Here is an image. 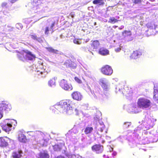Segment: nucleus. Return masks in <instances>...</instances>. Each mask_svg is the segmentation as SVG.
<instances>
[{
  "mask_svg": "<svg viewBox=\"0 0 158 158\" xmlns=\"http://www.w3.org/2000/svg\"><path fill=\"white\" fill-rule=\"evenodd\" d=\"M73 102L70 100H66L60 101L57 103L54 106L51 107L53 110H54V112L58 113V111L64 114L70 115L74 113L76 115H78L81 114L84 115V117L87 116L88 114L85 116L84 114L78 106L74 110L73 109L72 104Z\"/></svg>",
  "mask_w": 158,
  "mask_h": 158,
  "instance_id": "nucleus-1",
  "label": "nucleus"
},
{
  "mask_svg": "<svg viewBox=\"0 0 158 158\" xmlns=\"http://www.w3.org/2000/svg\"><path fill=\"white\" fill-rule=\"evenodd\" d=\"M36 5L31 8V11L32 13L45 12L48 10L47 6L48 2L45 0H34L33 2V4Z\"/></svg>",
  "mask_w": 158,
  "mask_h": 158,
  "instance_id": "nucleus-2",
  "label": "nucleus"
},
{
  "mask_svg": "<svg viewBox=\"0 0 158 158\" xmlns=\"http://www.w3.org/2000/svg\"><path fill=\"white\" fill-rule=\"evenodd\" d=\"M16 124V120L13 119H6L1 123L0 125L3 131L8 133L12 130V125L15 126Z\"/></svg>",
  "mask_w": 158,
  "mask_h": 158,
  "instance_id": "nucleus-3",
  "label": "nucleus"
},
{
  "mask_svg": "<svg viewBox=\"0 0 158 158\" xmlns=\"http://www.w3.org/2000/svg\"><path fill=\"white\" fill-rule=\"evenodd\" d=\"M17 56L20 60L25 61L26 60H33L35 57V56L28 50H22L18 52Z\"/></svg>",
  "mask_w": 158,
  "mask_h": 158,
  "instance_id": "nucleus-4",
  "label": "nucleus"
},
{
  "mask_svg": "<svg viewBox=\"0 0 158 158\" xmlns=\"http://www.w3.org/2000/svg\"><path fill=\"white\" fill-rule=\"evenodd\" d=\"M11 105L6 101L0 100V119L3 117V112H8L11 109Z\"/></svg>",
  "mask_w": 158,
  "mask_h": 158,
  "instance_id": "nucleus-5",
  "label": "nucleus"
},
{
  "mask_svg": "<svg viewBox=\"0 0 158 158\" xmlns=\"http://www.w3.org/2000/svg\"><path fill=\"white\" fill-rule=\"evenodd\" d=\"M156 118H145L144 120H143L141 122H139V123H141V125H143L147 129H148L152 127L154 125L156 121Z\"/></svg>",
  "mask_w": 158,
  "mask_h": 158,
  "instance_id": "nucleus-6",
  "label": "nucleus"
},
{
  "mask_svg": "<svg viewBox=\"0 0 158 158\" xmlns=\"http://www.w3.org/2000/svg\"><path fill=\"white\" fill-rule=\"evenodd\" d=\"M99 84L104 91V94L107 97H109L110 94L107 92L110 89V84L108 80L105 78H102L99 80Z\"/></svg>",
  "mask_w": 158,
  "mask_h": 158,
  "instance_id": "nucleus-7",
  "label": "nucleus"
},
{
  "mask_svg": "<svg viewBox=\"0 0 158 158\" xmlns=\"http://www.w3.org/2000/svg\"><path fill=\"white\" fill-rule=\"evenodd\" d=\"M137 103L139 107L142 109L148 108L151 105L150 101L145 98H139Z\"/></svg>",
  "mask_w": 158,
  "mask_h": 158,
  "instance_id": "nucleus-8",
  "label": "nucleus"
},
{
  "mask_svg": "<svg viewBox=\"0 0 158 158\" xmlns=\"http://www.w3.org/2000/svg\"><path fill=\"white\" fill-rule=\"evenodd\" d=\"M98 114L100 115V116L97 117V115L95 117H94V119H96V121H98V123H97V126L95 127V129H98V131H100L102 132H103V130L104 129L105 125L100 120V116H101V112H99Z\"/></svg>",
  "mask_w": 158,
  "mask_h": 158,
  "instance_id": "nucleus-9",
  "label": "nucleus"
},
{
  "mask_svg": "<svg viewBox=\"0 0 158 158\" xmlns=\"http://www.w3.org/2000/svg\"><path fill=\"white\" fill-rule=\"evenodd\" d=\"M60 86L64 89L66 91H70L73 89L71 85L68 83L65 79H63L60 82Z\"/></svg>",
  "mask_w": 158,
  "mask_h": 158,
  "instance_id": "nucleus-10",
  "label": "nucleus"
},
{
  "mask_svg": "<svg viewBox=\"0 0 158 158\" xmlns=\"http://www.w3.org/2000/svg\"><path fill=\"white\" fill-rule=\"evenodd\" d=\"M92 150L97 154L102 153L103 150V146L100 144H95L93 146L91 147Z\"/></svg>",
  "mask_w": 158,
  "mask_h": 158,
  "instance_id": "nucleus-11",
  "label": "nucleus"
},
{
  "mask_svg": "<svg viewBox=\"0 0 158 158\" xmlns=\"http://www.w3.org/2000/svg\"><path fill=\"white\" fill-rule=\"evenodd\" d=\"M102 72L104 74L110 75L113 73V71L111 68L108 65H106L102 69Z\"/></svg>",
  "mask_w": 158,
  "mask_h": 158,
  "instance_id": "nucleus-12",
  "label": "nucleus"
},
{
  "mask_svg": "<svg viewBox=\"0 0 158 158\" xmlns=\"http://www.w3.org/2000/svg\"><path fill=\"white\" fill-rule=\"evenodd\" d=\"M122 34L124 38L127 41H130L133 40L131 33L130 31H124L123 32Z\"/></svg>",
  "mask_w": 158,
  "mask_h": 158,
  "instance_id": "nucleus-13",
  "label": "nucleus"
},
{
  "mask_svg": "<svg viewBox=\"0 0 158 158\" xmlns=\"http://www.w3.org/2000/svg\"><path fill=\"white\" fill-rule=\"evenodd\" d=\"M72 98L77 101H81L83 98V96L81 93L78 91L73 92L71 94Z\"/></svg>",
  "mask_w": 158,
  "mask_h": 158,
  "instance_id": "nucleus-14",
  "label": "nucleus"
},
{
  "mask_svg": "<svg viewBox=\"0 0 158 158\" xmlns=\"http://www.w3.org/2000/svg\"><path fill=\"white\" fill-rule=\"evenodd\" d=\"M139 107L138 105H137L135 104H133L132 106H131V107L129 108L128 111L130 113H138L139 112Z\"/></svg>",
  "mask_w": 158,
  "mask_h": 158,
  "instance_id": "nucleus-15",
  "label": "nucleus"
},
{
  "mask_svg": "<svg viewBox=\"0 0 158 158\" xmlns=\"http://www.w3.org/2000/svg\"><path fill=\"white\" fill-rule=\"evenodd\" d=\"M10 141V139L7 138H0V146L2 147H6L8 145V141Z\"/></svg>",
  "mask_w": 158,
  "mask_h": 158,
  "instance_id": "nucleus-16",
  "label": "nucleus"
},
{
  "mask_svg": "<svg viewBox=\"0 0 158 158\" xmlns=\"http://www.w3.org/2000/svg\"><path fill=\"white\" fill-rule=\"evenodd\" d=\"M55 25V22L52 23L50 25L47 27L45 30V34L48 35L49 33V31L52 33L53 31V27Z\"/></svg>",
  "mask_w": 158,
  "mask_h": 158,
  "instance_id": "nucleus-17",
  "label": "nucleus"
},
{
  "mask_svg": "<svg viewBox=\"0 0 158 158\" xmlns=\"http://www.w3.org/2000/svg\"><path fill=\"white\" fill-rule=\"evenodd\" d=\"M38 158H49V155L47 151H44L40 152L37 154Z\"/></svg>",
  "mask_w": 158,
  "mask_h": 158,
  "instance_id": "nucleus-18",
  "label": "nucleus"
},
{
  "mask_svg": "<svg viewBox=\"0 0 158 158\" xmlns=\"http://www.w3.org/2000/svg\"><path fill=\"white\" fill-rule=\"evenodd\" d=\"M142 51L140 50L134 51L131 55V57L132 58L136 59L139 57L142 54Z\"/></svg>",
  "mask_w": 158,
  "mask_h": 158,
  "instance_id": "nucleus-19",
  "label": "nucleus"
},
{
  "mask_svg": "<svg viewBox=\"0 0 158 158\" xmlns=\"http://www.w3.org/2000/svg\"><path fill=\"white\" fill-rule=\"evenodd\" d=\"M37 74L38 75H40L41 77L42 78H44L48 73V72L45 69H41V71L37 70Z\"/></svg>",
  "mask_w": 158,
  "mask_h": 158,
  "instance_id": "nucleus-20",
  "label": "nucleus"
},
{
  "mask_svg": "<svg viewBox=\"0 0 158 158\" xmlns=\"http://www.w3.org/2000/svg\"><path fill=\"white\" fill-rule=\"evenodd\" d=\"M22 151L21 150L14 152L12 153V156L13 158H20L22 156Z\"/></svg>",
  "mask_w": 158,
  "mask_h": 158,
  "instance_id": "nucleus-21",
  "label": "nucleus"
},
{
  "mask_svg": "<svg viewBox=\"0 0 158 158\" xmlns=\"http://www.w3.org/2000/svg\"><path fill=\"white\" fill-rule=\"evenodd\" d=\"M64 146L63 143H59L53 146V148L54 151L58 152L60 151Z\"/></svg>",
  "mask_w": 158,
  "mask_h": 158,
  "instance_id": "nucleus-22",
  "label": "nucleus"
},
{
  "mask_svg": "<svg viewBox=\"0 0 158 158\" xmlns=\"http://www.w3.org/2000/svg\"><path fill=\"white\" fill-rule=\"evenodd\" d=\"M154 92L153 98L157 102H158V87L154 86Z\"/></svg>",
  "mask_w": 158,
  "mask_h": 158,
  "instance_id": "nucleus-23",
  "label": "nucleus"
},
{
  "mask_svg": "<svg viewBox=\"0 0 158 158\" xmlns=\"http://www.w3.org/2000/svg\"><path fill=\"white\" fill-rule=\"evenodd\" d=\"M92 42L91 46L93 49H96L99 48L100 44L98 40H95Z\"/></svg>",
  "mask_w": 158,
  "mask_h": 158,
  "instance_id": "nucleus-24",
  "label": "nucleus"
},
{
  "mask_svg": "<svg viewBox=\"0 0 158 158\" xmlns=\"http://www.w3.org/2000/svg\"><path fill=\"white\" fill-rule=\"evenodd\" d=\"M18 139L19 141L21 142L25 143L26 141V136L21 133L19 134Z\"/></svg>",
  "mask_w": 158,
  "mask_h": 158,
  "instance_id": "nucleus-25",
  "label": "nucleus"
},
{
  "mask_svg": "<svg viewBox=\"0 0 158 158\" xmlns=\"http://www.w3.org/2000/svg\"><path fill=\"white\" fill-rule=\"evenodd\" d=\"M14 28L10 24L5 25L4 27L3 31L4 32H9L13 30Z\"/></svg>",
  "mask_w": 158,
  "mask_h": 158,
  "instance_id": "nucleus-26",
  "label": "nucleus"
},
{
  "mask_svg": "<svg viewBox=\"0 0 158 158\" xmlns=\"http://www.w3.org/2000/svg\"><path fill=\"white\" fill-rule=\"evenodd\" d=\"M56 78L55 77L50 79L48 83V85L51 87H54L56 86Z\"/></svg>",
  "mask_w": 158,
  "mask_h": 158,
  "instance_id": "nucleus-27",
  "label": "nucleus"
},
{
  "mask_svg": "<svg viewBox=\"0 0 158 158\" xmlns=\"http://www.w3.org/2000/svg\"><path fill=\"white\" fill-rule=\"evenodd\" d=\"M46 48L47 50L49 52H51V53L56 54H61V52H60L59 53H58V52H59L58 50L55 49L51 47H47Z\"/></svg>",
  "mask_w": 158,
  "mask_h": 158,
  "instance_id": "nucleus-28",
  "label": "nucleus"
},
{
  "mask_svg": "<svg viewBox=\"0 0 158 158\" xmlns=\"http://www.w3.org/2000/svg\"><path fill=\"white\" fill-rule=\"evenodd\" d=\"M99 53L102 55H106L109 54V51L106 49L102 48L100 49Z\"/></svg>",
  "mask_w": 158,
  "mask_h": 158,
  "instance_id": "nucleus-29",
  "label": "nucleus"
},
{
  "mask_svg": "<svg viewBox=\"0 0 158 158\" xmlns=\"http://www.w3.org/2000/svg\"><path fill=\"white\" fill-rule=\"evenodd\" d=\"M93 130V127H87L85 129L84 132L87 135L91 133L92 132Z\"/></svg>",
  "mask_w": 158,
  "mask_h": 158,
  "instance_id": "nucleus-30",
  "label": "nucleus"
},
{
  "mask_svg": "<svg viewBox=\"0 0 158 158\" xmlns=\"http://www.w3.org/2000/svg\"><path fill=\"white\" fill-rule=\"evenodd\" d=\"M31 38L37 41L38 42L41 43L42 41L40 37H38L35 34L31 35H30Z\"/></svg>",
  "mask_w": 158,
  "mask_h": 158,
  "instance_id": "nucleus-31",
  "label": "nucleus"
},
{
  "mask_svg": "<svg viewBox=\"0 0 158 158\" xmlns=\"http://www.w3.org/2000/svg\"><path fill=\"white\" fill-rule=\"evenodd\" d=\"M93 3L94 4H98L99 5H102L104 4L103 0H94Z\"/></svg>",
  "mask_w": 158,
  "mask_h": 158,
  "instance_id": "nucleus-32",
  "label": "nucleus"
},
{
  "mask_svg": "<svg viewBox=\"0 0 158 158\" xmlns=\"http://www.w3.org/2000/svg\"><path fill=\"white\" fill-rule=\"evenodd\" d=\"M118 20L115 18L114 17H110L108 21V23L112 24H114L115 23L117 22Z\"/></svg>",
  "mask_w": 158,
  "mask_h": 158,
  "instance_id": "nucleus-33",
  "label": "nucleus"
},
{
  "mask_svg": "<svg viewBox=\"0 0 158 158\" xmlns=\"http://www.w3.org/2000/svg\"><path fill=\"white\" fill-rule=\"evenodd\" d=\"M148 27L150 29H153L154 28L155 30H156L157 28V26H155L154 24H151V23H149L147 25Z\"/></svg>",
  "mask_w": 158,
  "mask_h": 158,
  "instance_id": "nucleus-34",
  "label": "nucleus"
},
{
  "mask_svg": "<svg viewBox=\"0 0 158 158\" xmlns=\"http://www.w3.org/2000/svg\"><path fill=\"white\" fill-rule=\"evenodd\" d=\"M120 85H118V86H117L116 87V91L115 92L117 93L118 91L120 92V93H122L123 94H124L125 93V92H124L123 91H122L123 89L120 88L119 87Z\"/></svg>",
  "mask_w": 158,
  "mask_h": 158,
  "instance_id": "nucleus-35",
  "label": "nucleus"
},
{
  "mask_svg": "<svg viewBox=\"0 0 158 158\" xmlns=\"http://www.w3.org/2000/svg\"><path fill=\"white\" fill-rule=\"evenodd\" d=\"M87 88L86 89V90L87 91V92H89V91L91 92V94L93 95V96L95 98L96 97V96L94 94H94L92 92V90L90 88V87L89 86V85L88 84H86Z\"/></svg>",
  "mask_w": 158,
  "mask_h": 158,
  "instance_id": "nucleus-36",
  "label": "nucleus"
},
{
  "mask_svg": "<svg viewBox=\"0 0 158 158\" xmlns=\"http://www.w3.org/2000/svg\"><path fill=\"white\" fill-rule=\"evenodd\" d=\"M131 125V123L127 122L124 123L123 125V127L125 128H128Z\"/></svg>",
  "mask_w": 158,
  "mask_h": 158,
  "instance_id": "nucleus-37",
  "label": "nucleus"
},
{
  "mask_svg": "<svg viewBox=\"0 0 158 158\" xmlns=\"http://www.w3.org/2000/svg\"><path fill=\"white\" fill-rule=\"evenodd\" d=\"M73 43L77 44H81L82 42L80 39H75L73 40Z\"/></svg>",
  "mask_w": 158,
  "mask_h": 158,
  "instance_id": "nucleus-38",
  "label": "nucleus"
},
{
  "mask_svg": "<svg viewBox=\"0 0 158 158\" xmlns=\"http://www.w3.org/2000/svg\"><path fill=\"white\" fill-rule=\"evenodd\" d=\"M16 27L19 29H21L23 28V25L21 23H17L15 25Z\"/></svg>",
  "mask_w": 158,
  "mask_h": 158,
  "instance_id": "nucleus-39",
  "label": "nucleus"
},
{
  "mask_svg": "<svg viewBox=\"0 0 158 158\" xmlns=\"http://www.w3.org/2000/svg\"><path fill=\"white\" fill-rule=\"evenodd\" d=\"M81 49L82 50H83L85 51H86H86H87V49H88V51L90 52H91L92 54H93V53L92 52L90 51H89V49H88V48H87V47H86L85 46H83V47H82L81 48Z\"/></svg>",
  "mask_w": 158,
  "mask_h": 158,
  "instance_id": "nucleus-40",
  "label": "nucleus"
},
{
  "mask_svg": "<svg viewBox=\"0 0 158 158\" xmlns=\"http://www.w3.org/2000/svg\"><path fill=\"white\" fill-rule=\"evenodd\" d=\"M122 48V47L120 46L116 48H115V51L117 52H119Z\"/></svg>",
  "mask_w": 158,
  "mask_h": 158,
  "instance_id": "nucleus-41",
  "label": "nucleus"
},
{
  "mask_svg": "<svg viewBox=\"0 0 158 158\" xmlns=\"http://www.w3.org/2000/svg\"><path fill=\"white\" fill-rule=\"evenodd\" d=\"M75 81L77 83L81 84L82 83L81 81L77 77H75L74 78Z\"/></svg>",
  "mask_w": 158,
  "mask_h": 158,
  "instance_id": "nucleus-42",
  "label": "nucleus"
},
{
  "mask_svg": "<svg viewBox=\"0 0 158 158\" xmlns=\"http://www.w3.org/2000/svg\"><path fill=\"white\" fill-rule=\"evenodd\" d=\"M7 3L6 2H3L1 4V6L3 8H6L7 7Z\"/></svg>",
  "mask_w": 158,
  "mask_h": 158,
  "instance_id": "nucleus-43",
  "label": "nucleus"
},
{
  "mask_svg": "<svg viewBox=\"0 0 158 158\" xmlns=\"http://www.w3.org/2000/svg\"><path fill=\"white\" fill-rule=\"evenodd\" d=\"M141 127H138L136 128L135 129V130L134 131L133 133L135 134V133L137 132L138 131H139L141 129Z\"/></svg>",
  "mask_w": 158,
  "mask_h": 158,
  "instance_id": "nucleus-44",
  "label": "nucleus"
},
{
  "mask_svg": "<svg viewBox=\"0 0 158 158\" xmlns=\"http://www.w3.org/2000/svg\"><path fill=\"white\" fill-rule=\"evenodd\" d=\"M117 154V153L115 151L113 152V153H112V155L113 156V157H114V156L116 155Z\"/></svg>",
  "mask_w": 158,
  "mask_h": 158,
  "instance_id": "nucleus-45",
  "label": "nucleus"
},
{
  "mask_svg": "<svg viewBox=\"0 0 158 158\" xmlns=\"http://www.w3.org/2000/svg\"><path fill=\"white\" fill-rule=\"evenodd\" d=\"M76 126H74V127H73V131H74V132L75 133H77L78 132V130H77L75 131H74V130L76 129Z\"/></svg>",
  "mask_w": 158,
  "mask_h": 158,
  "instance_id": "nucleus-46",
  "label": "nucleus"
},
{
  "mask_svg": "<svg viewBox=\"0 0 158 158\" xmlns=\"http://www.w3.org/2000/svg\"><path fill=\"white\" fill-rule=\"evenodd\" d=\"M54 158H65L64 157L62 156H59L55 157Z\"/></svg>",
  "mask_w": 158,
  "mask_h": 158,
  "instance_id": "nucleus-47",
  "label": "nucleus"
},
{
  "mask_svg": "<svg viewBox=\"0 0 158 158\" xmlns=\"http://www.w3.org/2000/svg\"><path fill=\"white\" fill-rule=\"evenodd\" d=\"M141 1V0H135L134 1V3L135 4H137L140 2Z\"/></svg>",
  "mask_w": 158,
  "mask_h": 158,
  "instance_id": "nucleus-48",
  "label": "nucleus"
},
{
  "mask_svg": "<svg viewBox=\"0 0 158 158\" xmlns=\"http://www.w3.org/2000/svg\"><path fill=\"white\" fill-rule=\"evenodd\" d=\"M9 0L10 1L11 3H15L16 2L18 1L19 0Z\"/></svg>",
  "mask_w": 158,
  "mask_h": 158,
  "instance_id": "nucleus-49",
  "label": "nucleus"
},
{
  "mask_svg": "<svg viewBox=\"0 0 158 158\" xmlns=\"http://www.w3.org/2000/svg\"><path fill=\"white\" fill-rule=\"evenodd\" d=\"M109 151L110 152L112 151L113 150V148H112L110 146H109Z\"/></svg>",
  "mask_w": 158,
  "mask_h": 158,
  "instance_id": "nucleus-50",
  "label": "nucleus"
},
{
  "mask_svg": "<svg viewBox=\"0 0 158 158\" xmlns=\"http://www.w3.org/2000/svg\"><path fill=\"white\" fill-rule=\"evenodd\" d=\"M123 136H119L118 138V140H120V139H121L122 138H123Z\"/></svg>",
  "mask_w": 158,
  "mask_h": 158,
  "instance_id": "nucleus-51",
  "label": "nucleus"
},
{
  "mask_svg": "<svg viewBox=\"0 0 158 158\" xmlns=\"http://www.w3.org/2000/svg\"><path fill=\"white\" fill-rule=\"evenodd\" d=\"M106 138L108 140H110V137L108 136H106Z\"/></svg>",
  "mask_w": 158,
  "mask_h": 158,
  "instance_id": "nucleus-52",
  "label": "nucleus"
},
{
  "mask_svg": "<svg viewBox=\"0 0 158 158\" xmlns=\"http://www.w3.org/2000/svg\"><path fill=\"white\" fill-rule=\"evenodd\" d=\"M103 157L104 158H109V157L108 156H106V155H103Z\"/></svg>",
  "mask_w": 158,
  "mask_h": 158,
  "instance_id": "nucleus-53",
  "label": "nucleus"
},
{
  "mask_svg": "<svg viewBox=\"0 0 158 158\" xmlns=\"http://www.w3.org/2000/svg\"><path fill=\"white\" fill-rule=\"evenodd\" d=\"M124 27V26H121L120 27H119V29H122Z\"/></svg>",
  "mask_w": 158,
  "mask_h": 158,
  "instance_id": "nucleus-54",
  "label": "nucleus"
},
{
  "mask_svg": "<svg viewBox=\"0 0 158 158\" xmlns=\"http://www.w3.org/2000/svg\"><path fill=\"white\" fill-rule=\"evenodd\" d=\"M70 14V15L71 16V17L72 18H73L74 17L73 12L71 13Z\"/></svg>",
  "mask_w": 158,
  "mask_h": 158,
  "instance_id": "nucleus-55",
  "label": "nucleus"
},
{
  "mask_svg": "<svg viewBox=\"0 0 158 158\" xmlns=\"http://www.w3.org/2000/svg\"><path fill=\"white\" fill-rule=\"evenodd\" d=\"M103 21L105 22H107V20L106 19H104Z\"/></svg>",
  "mask_w": 158,
  "mask_h": 158,
  "instance_id": "nucleus-56",
  "label": "nucleus"
},
{
  "mask_svg": "<svg viewBox=\"0 0 158 158\" xmlns=\"http://www.w3.org/2000/svg\"><path fill=\"white\" fill-rule=\"evenodd\" d=\"M77 158H83L81 156H79Z\"/></svg>",
  "mask_w": 158,
  "mask_h": 158,
  "instance_id": "nucleus-57",
  "label": "nucleus"
},
{
  "mask_svg": "<svg viewBox=\"0 0 158 158\" xmlns=\"http://www.w3.org/2000/svg\"><path fill=\"white\" fill-rule=\"evenodd\" d=\"M155 0H149V1L151 2H155Z\"/></svg>",
  "mask_w": 158,
  "mask_h": 158,
  "instance_id": "nucleus-58",
  "label": "nucleus"
},
{
  "mask_svg": "<svg viewBox=\"0 0 158 158\" xmlns=\"http://www.w3.org/2000/svg\"><path fill=\"white\" fill-rule=\"evenodd\" d=\"M105 141L104 140H102V143H105Z\"/></svg>",
  "mask_w": 158,
  "mask_h": 158,
  "instance_id": "nucleus-59",
  "label": "nucleus"
},
{
  "mask_svg": "<svg viewBox=\"0 0 158 158\" xmlns=\"http://www.w3.org/2000/svg\"><path fill=\"white\" fill-rule=\"evenodd\" d=\"M127 87H125L124 89L125 91L126 90V89H127Z\"/></svg>",
  "mask_w": 158,
  "mask_h": 158,
  "instance_id": "nucleus-60",
  "label": "nucleus"
},
{
  "mask_svg": "<svg viewBox=\"0 0 158 158\" xmlns=\"http://www.w3.org/2000/svg\"><path fill=\"white\" fill-rule=\"evenodd\" d=\"M126 92H127V94H128V93H129L128 91H126Z\"/></svg>",
  "mask_w": 158,
  "mask_h": 158,
  "instance_id": "nucleus-61",
  "label": "nucleus"
},
{
  "mask_svg": "<svg viewBox=\"0 0 158 158\" xmlns=\"http://www.w3.org/2000/svg\"><path fill=\"white\" fill-rule=\"evenodd\" d=\"M96 23L95 22L94 23V25H96Z\"/></svg>",
  "mask_w": 158,
  "mask_h": 158,
  "instance_id": "nucleus-62",
  "label": "nucleus"
},
{
  "mask_svg": "<svg viewBox=\"0 0 158 158\" xmlns=\"http://www.w3.org/2000/svg\"><path fill=\"white\" fill-rule=\"evenodd\" d=\"M115 28H116V27H118L117 26H115Z\"/></svg>",
  "mask_w": 158,
  "mask_h": 158,
  "instance_id": "nucleus-63",
  "label": "nucleus"
},
{
  "mask_svg": "<svg viewBox=\"0 0 158 158\" xmlns=\"http://www.w3.org/2000/svg\"><path fill=\"white\" fill-rule=\"evenodd\" d=\"M73 156H74V157H75V155H73Z\"/></svg>",
  "mask_w": 158,
  "mask_h": 158,
  "instance_id": "nucleus-64",
  "label": "nucleus"
}]
</instances>
